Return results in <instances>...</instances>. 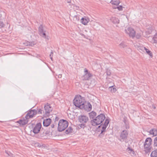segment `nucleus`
<instances>
[{"mask_svg":"<svg viewBox=\"0 0 157 157\" xmlns=\"http://www.w3.org/2000/svg\"><path fill=\"white\" fill-rule=\"evenodd\" d=\"M58 125V131L61 132L64 130L67 127L68 125V123L66 120H60L59 122Z\"/></svg>","mask_w":157,"mask_h":157,"instance_id":"7ed1b4c3","label":"nucleus"},{"mask_svg":"<svg viewBox=\"0 0 157 157\" xmlns=\"http://www.w3.org/2000/svg\"><path fill=\"white\" fill-rule=\"evenodd\" d=\"M148 142H149V143H148V146L150 145L151 144L152 140L151 138L148 137Z\"/></svg>","mask_w":157,"mask_h":157,"instance_id":"2f4dec72","label":"nucleus"},{"mask_svg":"<svg viewBox=\"0 0 157 157\" xmlns=\"http://www.w3.org/2000/svg\"><path fill=\"white\" fill-rule=\"evenodd\" d=\"M90 117V118L93 119L97 115L96 113L94 111H92L89 113Z\"/></svg>","mask_w":157,"mask_h":157,"instance_id":"aec40b11","label":"nucleus"},{"mask_svg":"<svg viewBox=\"0 0 157 157\" xmlns=\"http://www.w3.org/2000/svg\"><path fill=\"white\" fill-rule=\"evenodd\" d=\"M28 121V119L25 116V118L19 120L17 123L19 124L20 126H23L27 124Z\"/></svg>","mask_w":157,"mask_h":157,"instance_id":"9d476101","label":"nucleus"},{"mask_svg":"<svg viewBox=\"0 0 157 157\" xmlns=\"http://www.w3.org/2000/svg\"><path fill=\"white\" fill-rule=\"evenodd\" d=\"M120 140L121 141H122L121 140Z\"/></svg>","mask_w":157,"mask_h":157,"instance_id":"864d4df0","label":"nucleus"},{"mask_svg":"<svg viewBox=\"0 0 157 157\" xmlns=\"http://www.w3.org/2000/svg\"><path fill=\"white\" fill-rule=\"evenodd\" d=\"M79 20V18L78 16L75 15L73 17V20L74 22L75 23L78 21Z\"/></svg>","mask_w":157,"mask_h":157,"instance_id":"bb28decb","label":"nucleus"},{"mask_svg":"<svg viewBox=\"0 0 157 157\" xmlns=\"http://www.w3.org/2000/svg\"><path fill=\"white\" fill-rule=\"evenodd\" d=\"M57 118H57V117H56V119Z\"/></svg>","mask_w":157,"mask_h":157,"instance_id":"3c124183","label":"nucleus"},{"mask_svg":"<svg viewBox=\"0 0 157 157\" xmlns=\"http://www.w3.org/2000/svg\"><path fill=\"white\" fill-rule=\"evenodd\" d=\"M154 109H156V107L155 105H152V106H150V107Z\"/></svg>","mask_w":157,"mask_h":157,"instance_id":"a19ab883","label":"nucleus"},{"mask_svg":"<svg viewBox=\"0 0 157 157\" xmlns=\"http://www.w3.org/2000/svg\"><path fill=\"white\" fill-rule=\"evenodd\" d=\"M105 118V114L101 113L95 119L91 120L90 122L92 125L96 126L102 123Z\"/></svg>","mask_w":157,"mask_h":157,"instance_id":"f03ea898","label":"nucleus"},{"mask_svg":"<svg viewBox=\"0 0 157 157\" xmlns=\"http://www.w3.org/2000/svg\"><path fill=\"white\" fill-rule=\"evenodd\" d=\"M78 120L79 122L81 123L79 124V127L81 128H84L86 127V124L88 121L89 118L86 116L81 115L78 117Z\"/></svg>","mask_w":157,"mask_h":157,"instance_id":"20e7f679","label":"nucleus"},{"mask_svg":"<svg viewBox=\"0 0 157 157\" xmlns=\"http://www.w3.org/2000/svg\"><path fill=\"white\" fill-rule=\"evenodd\" d=\"M51 59L52 60V55L50 54L49 55Z\"/></svg>","mask_w":157,"mask_h":157,"instance_id":"37998d69","label":"nucleus"},{"mask_svg":"<svg viewBox=\"0 0 157 157\" xmlns=\"http://www.w3.org/2000/svg\"><path fill=\"white\" fill-rule=\"evenodd\" d=\"M37 113V111L35 109L31 110L28 112L25 116L28 119L33 118Z\"/></svg>","mask_w":157,"mask_h":157,"instance_id":"6e6552de","label":"nucleus"},{"mask_svg":"<svg viewBox=\"0 0 157 157\" xmlns=\"http://www.w3.org/2000/svg\"><path fill=\"white\" fill-rule=\"evenodd\" d=\"M154 146L155 147H157V144L155 145H154Z\"/></svg>","mask_w":157,"mask_h":157,"instance_id":"49530a36","label":"nucleus"},{"mask_svg":"<svg viewBox=\"0 0 157 157\" xmlns=\"http://www.w3.org/2000/svg\"><path fill=\"white\" fill-rule=\"evenodd\" d=\"M128 133L127 131L126 130H123L121 133L120 137L123 140H125L127 138Z\"/></svg>","mask_w":157,"mask_h":157,"instance_id":"f8f14e48","label":"nucleus"},{"mask_svg":"<svg viewBox=\"0 0 157 157\" xmlns=\"http://www.w3.org/2000/svg\"><path fill=\"white\" fill-rule=\"evenodd\" d=\"M154 31V28L152 26L149 27L148 29V34L151 33Z\"/></svg>","mask_w":157,"mask_h":157,"instance_id":"412c9836","label":"nucleus"},{"mask_svg":"<svg viewBox=\"0 0 157 157\" xmlns=\"http://www.w3.org/2000/svg\"><path fill=\"white\" fill-rule=\"evenodd\" d=\"M148 40L152 43H157V33H156L152 38L150 37H148Z\"/></svg>","mask_w":157,"mask_h":157,"instance_id":"ddd939ff","label":"nucleus"},{"mask_svg":"<svg viewBox=\"0 0 157 157\" xmlns=\"http://www.w3.org/2000/svg\"><path fill=\"white\" fill-rule=\"evenodd\" d=\"M44 110L43 111L44 116L45 117L48 116L53 110L50 104H47L44 105Z\"/></svg>","mask_w":157,"mask_h":157,"instance_id":"39448f33","label":"nucleus"},{"mask_svg":"<svg viewBox=\"0 0 157 157\" xmlns=\"http://www.w3.org/2000/svg\"><path fill=\"white\" fill-rule=\"evenodd\" d=\"M28 43H30V42H29L28 41H27V42H26V43H25V45H26V46H29V44Z\"/></svg>","mask_w":157,"mask_h":157,"instance_id":"79ce46f5","label":"nucleus"},{"mask_svg":"<svg viewBox=\"0 0 157 157\" xmlns=\"http://www.w3.org/2000/svg\"><path fill=\"white\" fill-rule=\"evenodd\" d=\"M51 126L52 128H54V124H52L51 125Z\"/></svg>","mask_w":157,"mask_h":157,"instance_id":"c03bdc74","label":"nucleus"},{"mask_svg":"<svg viewBox=\"0 0 157 157\" xmlns=\"http://www.w3.org/2000/svg\"><path fill=\"white\" fill-rule=\"evenodd\" d=\"M147 138L145 140L144 144V148L145 149L144 151L145 153H147Z\"/></svg>","mask_w":157,"mask_h":157,"instance_id":"a878e982","label":"nucleus"},{"mask_svg":"<svg viewBox=\"0 0 157 157\" xmlns=\"http://www.w3.org/2000/svg\"><path fill=\"white\" fill-rule=\"evenodd\" d=\"M105 130H104L103 129H102L101 133L99 135L100 137L101 138L104 135V132Z\"/></svg>","mask_w":157,"mask_h":157,"instance_id":"c756f323","label":"nucleus"},{"mask_svg":"<svg viewBox=\"0 0 157 157\" xmlns=\"http://www.w3.org/2000/svg\"><path fill=\"white\" fill-rule=\"evenodd\" d=\"M151 157H157V149L153 151L151 154Z\"/></svg>","mask_w":157,"mask_h":157,"instance_id":"4be33fe9","label":"nucleus"},{"mask_svg":"<svg viewBox=\"0 0 157 157\" xmlns=\"http://www.w3.org/2000/svg\"><path fill=\"white\" fill-rule=\"evenodd\" d=\"M58 119H56V120L57 121H58Z\"/></svg>","mask_w":157,"mask_h":157,"instance_id":"603ef678","label":"nucleus"},{"mask_svg":"<svg viewBox=\"0 0 157 157\" xmlns=\"http://www.w3.org/2000/svg\"><path fill=\"white\" fill-rule=\"evenodd\" d=\"M157 144V137L155 138L154 140V145Z\"/></svg>","mask_w":157,"mask_h":157,"instance_id":"ea45409f","label":"nucleus"},{"mask_svg":"<svg viewBox=\"0 0 157 157\" xmlns=\"http://www.w3.org/2000/svg\"><path fill=\"white\" fill-rule=\"evenodd\" d=\"M113 9H117L119 10H123V7L121 5L119 6H113Z\"/></svg>","mask_w":157,"mask_h":157,"instance_id":"cd10ccee","label":"nucleus"},{"mask_svg":"<svg viewBox=\"0 0 157 157\" xmlns=\"http://www.w3.org/2000/svg\"><path fill=\"white\" fill-rule=\"evenodd\" d=\"M6 153L8 155V156H10V157H12V154L10 151H5Z\"/></svg>","mask_w":157,"mask_h":157,"instance_id":"e433bc0d","label":"nucleus"},{"mask_svg":"<svg viewBox=\"0 0 157 157\" xmlns=\"http://www.w3.org/2000/svg\"><path fill=\"white\" fill-rule=\"evenodd\" d=\"M149 132V134L152 135L153 136H157V129L155 128L152 129Z\"/></svg>","mask_w":157,"mask_h":157,"instance_id":"dca6fc26","label":"nucleus"},{"mask_svg":"<svg viewBox=\"0 0 157 157\" xmlns=\"http://www.w3.org/2000/svg\"><path fill=\"white\" fill-rule=\"evenodd\" d=\"M73 131V128L71 127H69L65 132V133L66 134H68L72 132Z\"/></svg>","mask_w":157,"mask_h":157,"instance_id":"b1692460","label":"nucleus"},{"mask_svg":"<svg viewBox=\"0 0 157 157\" xmlns=\"http://www.w3.org/2000/svg\"><path fill=\"white\" fill-rule=\"evenodd\" d=\"M127 150L128 151V152L130 153H132L134 154V151L132 149H131L130 147H128L127 149Z\"/></svg>","mask_w":157,"mask_h":157,"instance_id":"72a5a7b5","label":"nucleus"},{"mask_svg":"<svg viewBox=\"0 0 157 157\" xmlns=\"http://www.w3.org/2000/svg\"><path fill=\"white\" fill-rule=\"evenodd\" d=\"M109 90L112 93H114L117 91L115 88L113 87V86H110L109 88Z\"/></svg>","mask_w":157,"mask_h":157,"instance_id":"393cba45","label":"nucleus"},{"mask_svg":"<svg viewBox=\"0 0 157 157\" xmlns=\"http://www.w3.org/2000/svg\"><path fill=\"white\" fill-rule=\"evenodd\" d=\"M119 1H111L109 3L115 6H117L119 5L120 2Z\"/></svg>","mask_w":157,"mask_h":157,"instance_id":"6ab92c4d","label":"nucleus"},{"mask_svg":"<svg viewBox=\"0 0 157 157\" xmlns=\"http://www.w3.org/2000/svg\"><path fill=\"white\" fill-rule=\"evenodd\" d=\"M38 32L39 35L43 37L46 38L45 31L44 30V27L42 25H40L38 28Z\"/></svg>","mask_w":157,"mask_h":157,"instance_id":"1a4fd4ad","label":"nucleus"},{"mask_svg":"<svg viewBox=\"0 0 157 157\" xmlns=\"http://www.w3.org/2000/svg\"><path fill=\"white\" fill-rule=\"evenodd\" d=\"M136 37L137 38H139L140 37V36H137V35H136Z\"/></svg>","mask_w":157,"mask_h":157,"instance_id":"a18cd8bd","label":"nucleus"},{"mask_svg":"<svg viewBox=\"0 0 157 157\" xmlns=\"http://www.w3.org/2000/svg\"><path fill=\"white\" fill-rule=\"evenodd\" d=\"M70 2H70V1H69V2H68V3H70Z\"/></svg>","mask_w":157,"mask_h":157,"instance_id":"8fccbe9b","label":"nucleus"},{"mask_svg":"<svg viewBox=\"0 0 157 157\" xmlns=\"http://www.w3.org/2000/svg\"><path fill=\"white\" fill-rule=\"evenodd\" d=\"M126 128H129V126H127L126 127Z\"/></svg>","mask_w":157,"mask_h":157,"instance_id":"09e8293b","label":"nucleus"},{"mask_svg":"<svg viewBox=\"0 0 157 157\" xmlns=\"http://www.w3.org/2000/svg\"><path fill=\"white\" fill-rule=\"evenodd\" d=\"M126 33L128 34L129 36L133 38L136 35V32L132 28H128L125 30Z\"/></svg>","mask_w":157,"mask_h":157,"instance_id":"0eeeda50","label":"nucleus"},{"mask_svg":"<svg viewBox=\"0 0 157 157\" xmlns=\"http://www.w3.org/2000/svg\"><path fill=\"white\" fill-rule=\"evenodd\" d=\"M52 122V120L50 118H48L44 120L43 122V124L44 126L47 127L48 126L51 124Z\"/></svg>","mask_w":157,"mask_h":157,"instance_id":"4468645a","label":"nucleus"},{"mask_svg":"<svg viewBox=\"0 0 157 157\" xmlns=\"http://www.w3.org/2000/svg\"><path fill=\"white\" fill-rule=\"evenodd\" d=\"M106 73L107 75L108 76H110L111 75V73L110 71V70H109L108 69H106Z\"/></svg>","mask_w":157,"mask_h":157,"instance_id":"c9c22d12","label":"nucleus"},{"mask_svg":"<svg viewBox=\"0 0 157 157\" xmlns=\"http://www.w3.org/2000/svg\"><path fill=\"white\" fill-rule=\"evenodd\" d=\"M87 106L88 107V110L89 111L91 110L92 109V106L91 104L90 103H88L87 104Z\"/></svg>","mask_w":157,"mask_h":157,"instance_id":"f704fd0d","label":"nucleus"},{"mask_svg":"<svg viewBox=\"0 0 157 157\" xmlns=\"http://www.w3.org/2000/svg\"><path fill=\"white\" fill-rule=\"evenodd\" d=\"M41 127V125L40 123L37 124L35 126L33 129V132L35 134H37L40 131Z\"/></svg>","mask_w":157,"mask_h":157,"instance_id":"9b49d317","label":"nucleus"},{"mask_svg":"<svg viewBox=\"0 0 157 157\" xmlns=\"http://www.w3.org/2000/svg\"><path fill=\"white\" fill-rule=\"evenodd\" d=\"M110 21L115 24H117L119 23V19L116 17H112L110 19Z\"/></svg>","mask_w":157,"mask_h":157,"instance_id":"2eb2a0df","label":"nucleus"},{"mask_svg":"<svg viewBox=\"0 0 157 157\" xmlns=\"http://www.w3.org/2000/svg\"><path fill=\"white\" fill-rule=\"evenodd\" d=\"M81 22L84 25H86L87 24V23L88 22L89 20L88 19H86V18H82L81 19Z\"/></svg>","mask_w":157,"mask_h":157,"instance_id":"5701e85b","label":"nucleus"},{"mask_svg":"<svg viewBox=\"0 0 157 157\" xmlns=\"http://www.w3.org/2000/svg\"><path fill=\"white\" fill-rule=\"evenodd\" d=\"M53 52L52 51L51 52V54H51V55H53Z\"/></svg>","mask_w":157,"mask_h":157,"instance_id":"de8ad7c7","label":"nucleus"},{"mask_svg":"<svg viewBox=\"0 0 157 157\" xmlns=\"http://www.w3.org/2000/svg\"><path fill=\"white\" fill-rule=\"evenodd\" d=\"M84 70L85 74L82 77V79L83 80H89L93 76V75L86 69H84Z\"/></svg>","mask_w":157,"mask_h":157,"instance_id":"423d86ee","label":"nucleus"},{"mask_svg":"<svg viewBox=\"0 0 157 157\" xmlns=\"http://www.w3.org/2000/svg\"><path fill=\"white\" fill-rule=\"evenodd\" d=\"M85 102L84 98L82 97L80 95L77 96L73 100L74 105L80 109L84 107Z\"/></svg>","mask_w":157,"mask_h":157,"instance_id":"f257e3e1","label":"nucleus"},{"mask_svg":"<svg viewBox=\"0 0 157 157\" xmlns=\"http://www.w3.org/2000/svg\"><path fill=\"white\" fill-rule=\"evenodd\" d=\"M43 110H42V109H40L37 112V113L38 114H41L42 113V112H43Z\"/></svg>","mask_w":157,"mask_h":157,"instance_id":"58836bf2","label":"nucleus"},{"mask_svg":"<svg viewBox=\"0 0 157 157\" xmlns=\"http://www.w3.org/2000/svg\"><path fill=\"white\" fill-rule=\"evenodd\" d=\"M109 121L108 119H105V123L102 127V129L105 130L107 127L109 123Z\"/></svg>","mask_w":157,"mask_h":157,"instance_id":"f3484780","label":"nucleus"},{"mask_svg":"<svg viewBox=\"0 0 157 157\" xmlns=\"http://www.w3.org/2000/svg\"><path fill=\"white\" fill-rule=\"evenodd\" d=\"M119 47L120 48H124L126 47V45L124 44V42H122L119 45Z\"/></svg>","mask_w":157,"mask_h":157,"instance_id":"7c9ffc66","label":"nucleus"},{"mask_svg":"<svg viewBox=\"0 0 157 157\" xmlns=\"http://www.w3.org/2000/svg\"><path fill=\"white\" fill-rule=\"evenodd\" d=\"M137 49L140 52H144L145 51L147 53V49L143 46H138L137 48Z\"/></svg>","mask_w":157,"mask_h":157,"instance_id":"a211bd4d","label":"nucleus"},{"mask_svg":"<svg viewBox=\"0 0 157 157\" xmlns=\"http://www.w3.org/2000/svg\"><path fill=\"white\" fill-rule=\"evenodd\" d=\"M4 26L5 25L3 23L2 21H0V28L4 27Z\"/></svg>","mask_w":157,"mask_h":157,"instance_id":"4c0bfd02","label":"nucleus"},{"mask_svg":"<svg viewBox=\"0 0 157 157\" xmlns=\"http://www.w3.org/2000/svg\"><path fill=\"white\" fill-rule=\"evenodd\" d=\"M148 55L149 56V58H152L153 57V53L151 51L148 50Z\"/></svg>","mask_w":157,"mask_h":157,"instance_id":"c85d7f7f","label":"nucleus"},{"mask_svg":"<svg viewBox=\"0 0 157 157\" xmlns=\"http://www.w3.org/2000/svg\"><path fill=\"white\" fill-rule=\"evenodd\" d=\"M29 46H33V45H35L36 44V43L34 41H32L31 42H30V43H28Z\"/></svg>","mask_w":157,"mask_h":157,"instance_id":"473e14b6","label":"nucleus"}]
</instances>
